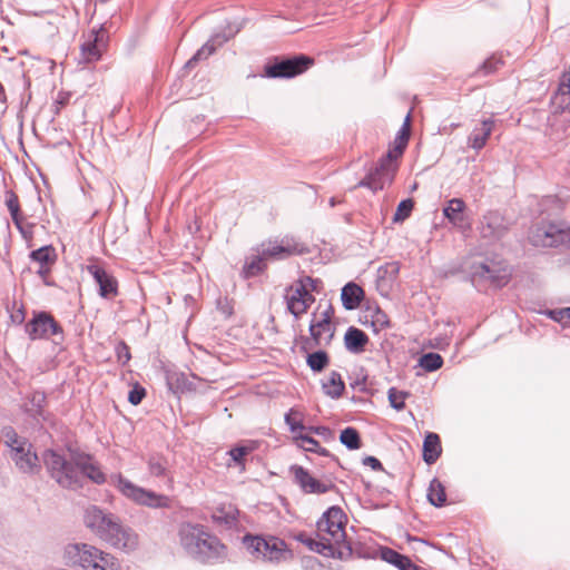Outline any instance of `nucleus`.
Wrapping results in <instances>:
<instances>
[{
	"instance_id": "nucleus-1",
	"label": "nucleus",
	"mask_w": 570,
	"mask_h": 570,
	"mask_svg": "<svg viewBox=\"0 0 570 570\" xmlns=\"http://www.w3.org/2000/svg\"><path fill=\"white\" fill-rule=\"evenodd\" d=\"M42 460L50 475L63 488L73 489L79 485L76 469L96 484H102L107 480L98 462L86 453H73L68 461L56 451L47 450Z\"/></svg>"
},
{
	"instance_id": "nucleus-2",
	"label": "nucleus",
	"mask_w": 570,
	"mask_h": 570,
	"mask_svg": "<svg viewBox=\"0 0 570 570\" xmlns=\"http://www.w3.org/2000/svg\"><path fill=\"white\" fill-rule=\"evenodd\" d=\"M347 517L340 507H331L317 521L318 540L307 538L304 533L297 540L306 544L312 551L324 557L334 558L341 554L340 548L345 542V525Z\"/></svg>"
},
{
	"instance_id": "nucleus-3",
	"label": "nucleus",
	"mask_w": 570,
	"mask_h": 570,
	"mask_svg": "<svg viewBox=\"0 0 570 570\" xmlns=\"http://www.w3.org/2000/svg\"><path fill=\"white\" fill-rule=\"evenodd\" d=\"M410 130L411 116L409 114L386 155L379 160L377 166L357 186L377 191L393 183L399 169V159L402 157L410 139Z\"/></svg>"
},
{
	"instance_id": "nucleus-4",
	"label": "nucleus",
	"mask_w": 570,
	"mask_h": 570,
	"mask_svg": "<svg viewBox=\"0 0 570 570\" xmlns=\"http://www.w3.org/2000/svg\"><path fill=\"white\" fill-rule=\"evenodd\" d=\"M83 522L96 535L115 548L131 550L137 546V534L122 527L112 514L91 505L86 509Z\"/></svg>"
},
{
	"instance_id": "nucleus-5",
	"label": "nucleus",
	"mask_w": 570,
	"mask_h": 570,
	"mask_svg": "<svg viewBox=\"0 0 570 570\" xmlns=\"http://www.w3.org/2000/svg\"><path fill=\"white\" fill-rule=\"evenodd\" d=\"M321 288V279L301 275L285 288L284 302L288 313L296 320L305 315L315 303L314 293H320Z\"/></svg>"
},
{
	"instance_id": "nucleus-6",
	"label": "nucleus",
	"mask_w": 570,
	"mask_h": 570,
	"mask_svg": "<svg viewBox=\"0 0 570 570\" xmlns=\"http://www.w3.org/2000/svg\"><path fill=\"white\" fill-rule=\"evenodd\" d=\"M528 239L534 247H570V226L543 219L530 227Z\"/></svg>"
},
{
	"instance_id": "nucleus-7",
	"label": "nucleus",
	"mask_w": 570,
	"mask_h": 570,
	"mask_svg": "<svg viewBox=\"0 0 570 570\" xmlns=\"http://www.w3.org/2000/svg\"><path fill=\"white\" fill-rule=\"evenodd\" d=\"M335 309L330 303H318L309 321V335L315 346H328L336 332Z\"/></svg>"
},
{
	"instance_id": "nucleus-8",
	"label": "nucleus",
	"mask_w": 570,
	"mask_h": 570,
	"mask_svg": "<svg viewBox=\"0 0 570 570\" xmlns=\"http://www.w3.org/2000/svg\"><path fill=\"white\" fill-rule=\"evenodd\" d=\"M244 543L253 556L272 562L292 558V551L277 537L245 535Z\"/></svg>"
},
{
	"instance_id": "nucleus-9",
	"label": "nucleus",
	"mask_w": 570,
	"mask_h": 570,
	"mask_svg": "<svg viewBox=\"0 0 570 570\" xmlns=\"http://www.w3.org/2000/svg\"><path fill=\"white\" fill-rule=\"evenodd\" d=\"M314 62L313 58L305 55L292 58L275 57L264 67V76L267 78H294L308 70Z\"/></svg>"
},
{
	"instance_id": "nucleus-10",
	"label": "nucleus",
	"mask_w": 570,
	"mask_h": 570,
	"mask_svg": "<svg viewBox=\"0 0 570 570\" xmlns=\"http://www.w3.org/2000/svg\"><path fill=\"white\" fill-rule=\"evenodd\" d=\"M115 485L126 498L137 504L148 508H170L171 505L169 497L138 487L120 474L116 478Z\"/></svg>"
},
{
	"instance_id": "nucleus-11",
	"label": "nucleus",
	"mask_w": 570,
	"mask_h": 570,
	"mask_svg": "<svg viewBox=\"0 0 570 570\" xmlns=\"http://www.w3.org/2000/svg\"><path fill=\"white\" fill-rule=\"evenodd\" d=\"M68 564L78 566L83 570H98L101 550L88 543H73L65 548Z\"/></svg>"
},
{
	"instance_id": "nucleus-12",
	"label": "nucleus",
	"mask_w": 570,
	"mask_h": 570,
	"mask_svg": "<svg viewBox=\"0 0 570 570\" xmlns=\"http://www.w3.org/2000/svg\"><path fill=\"white\" fill-rule=\"evenodd\" d=\"M26 332L30 340L36 341L61 334L62 328L49 313L41 312L27 323Z\"/></svg>"
},
{
	"instance_id": "nucleus-13",
	"label": "nucleus",
	"mask_w": 570,
	"mask_h": 570,
	"mask_svg": "<svg viewBox=\"0 0 570 570\" xmlns=\"http://www.w3.org/2000/svg\"><path fill=\"white\" fill-rule=\"evenodd\" d=\"M107 49V36L102 29L91 30L80 47L81 60L91 63L100 60Z\"/></svg>"
},
{
	"instance_id": "nucleus-14",
	"label": "nucleus",
	"mask_w": 570,
	"mask_h": 570,
	"mask_svg": "<svg viewBox=\"0 0 570 570\" xmlns=\"http://www.w3.org/2000/svg\"><path fill=\"white\" fill-rule=\"evenodd\" d=\"M4 203L10 213L14 226L21 233L22 237L27 240L32 239L33 224L27 222V218L21 210L18 195L12 190L6 191Z\"/></svg>"
},
{
	"instance_id": "nucleus-15",
	"label": "nucleus",
	"mask_w": 570,
	"mask_h": 570,
	"mask_svg": "<svg viewBox=\"0 0 570 570\" xmlns=\"http://www.w3.org/2000/svg\"><path fill=\"white\" fill-rule=\"evenodd\" d=\"M207 533L200 524L184 522L178 530L179 543L188 553L195 556Z\"/></svg>"
},
{
	"instance_id": "nucleus-16",
	"label": "nucleus",
	"mask_w": 570,
	"mask_h": 570,
	"mask_svg": "<svg viewBox=\"0 0 570 570\" xmlns=\"http://www.w3.org/2000/svg\"><path fill=\"white\" fill-rule=\"evenodd\" d=\"M87 271L98 284L101 297L112 299L118 295V281L114 275L98 264L88 265Z\"/></svg>"
},
{
	"instance_id": "nucleus-17",
	"label": "nucleus",
	"mask_w": 570,
	"mask_h": 570,
	"mask_svg": "<svg viewBox=\"0 0 570 570\" xmlns=\"http://www.w3.org/2000/svg\"><path fill=\"white\" fill-rule=\"evenodd\" d=\"M195 557L199 558L203 562L224 560L227 557V548L217 537L208 532Z\"/></svg>"
},
{
	"instance_id": "nucleus-18",
	"label": "nucleus",
	"mask_w": 570,
	"mask_h": 570,
	"mask_svg": "<svg viewBox=\"0 0 570 570\" xmlns=\"http://www.w3.org/2000/svg\"><path fill=\"white\" fill-rule=\"evenodd\" d=\"M291 472L294 475L295 482L306 493H325L331 487L321 482L309 474L307 470L299 465H293Z\"/></svg>"
},
{
	"instance_id": "nucleus-19",
	"label": "nucleus",
	"mask_w": 570,
	"mask_h": 570,
	"mask_svg": "<svg viewBox=\"0 0 570 570\" xmlns=\"http://www.w3.org/2000/svg\"><path fill=\"white\" fill-rule=\"evenodd\" d=\"M11 460L22 473L36 474L41 470L39 458L32 448L18 450L17 454L11 456Z\"/></svg>"
},
{
	"instance_id": "nucleus-20",
	"label": "nucleus",
	"mask_w": 570,
	"mask_h": 570,
	"mask_svg": "<svg viewBox=\"0 0 570 570\" xmlns=\"http://www.w3.org/2000/svg\"><path fill=\"white\" fill-rule=\"evenodd\" d=\"M362 323L370 325L375 333H379L390 326V318L379 306H368L363 312Z\"/></svg>"
},
{
	"instance_id": "nucleus-21",
	"label": "nucleus",
	"mask_w": 570,
	"mask_h": 570,
	"mask_svg": "<svg viewBox=\"0 0 570 570\" xmlns=\"http://www.w3.org/2000/svg\"><path fill=\"white\" fill-rule=\"evenodd\" d=\"M292 443L306 452L316 453L322 456H327L330 454L328 450L323 448L320 442L307 432L293 435Z\"/></svg>"
},
{
	"instance_id": "nucleus-22",
	"label": "nucleus",
	"mask_w": 570,
	"mask_h": 570,
	"mask_svg": "<svg viewBox=\"0 0 570 570\" xmlns=\"http://www.w3.org/2000/svg\"><path fill=\"white\" fill-rule=\"evenodd\" d=\"M442 453L440 436L434 432L426 433L423 441V460L426 464H433Z\"/></svg>"
},
{
	"instance_id": "nucleus-23",
	"label": "nucleus",
	"mask_w": 570,
	"mask_h": 570,
	"mask_svg": "<svg viewBox=\"0 0 570 570\" xmlns=\"http://www.w3.org/2000/svg\"><path fill=\"white\" fill-rule=\"evenodd\" d=\"M493 128L494 120L487 119L482 121L481 128L473 129L469 136V144L471 148L475 150H481L487 145V141L491 136Z\"/></svg>"
},
{
	"instance_id": "nucleus-24",
	"label": "nucleus",
	"mask_w": 570,
	"mask_h": 570,
	"mask_svg": "<svg viewBox=\"0 0 570 570\" xmlns=\"http://www.w3.org/2000/svg\"><path fill=\"white\" fill-rule=\"evenodd\" d=\"M345 346L350 352L362 353L368 343L367 335L356 327H350L344 335Z\"/></svg>"
},
{
	"instance_id": "nucleus-25",
	"label": "nucleus",
	"mask_w": 570,
	"mask_h": 570,
	"mask_svg": "<svg viewBox=\"0 0 570 570\" xmlns=\"http://www.w3.org/2000/svg\"><path fill=\"white\" fill-rule=\"evenodd\" d=\"M465 203L461 198L450 199L443 208V215L458 227H462L465 223L464 217Z\"/></svg>"
},
{
	"instance_id": "nucleus-26",
	"label": "nucleus",
	"mask_w": 570,
	"mask_h": 570,
	"mask_svg": "<svg viewBox=\"0 0 570 570\" xmlns=\"http://www.w3.org/2000/svg\"><path fill=\"white\" fill-rule=\"evenodd\" d=\"M364 297V291L355 283L346 284L341 294L343 306L346 309H355L360 306Z\"/></svg>"
},
{
	"instance_id": "nucleus-27",
	"label": "nucleus",
	"mask_w": 570,
	"mask_h": 570,
	"mask_svg": "<svg viewBox=\"0 0 570 570\" xmlns=\"http://www.w3.org/2000/svg\"><path fill=\"white\" fill-rule=\"evenodd\" d=\"M30 258L40 264V269L38 273L40 275H45L49 271L50 266L55 264L57 256L55 254L53 247L43 246L31 252Z\"/></svg>"
},
{
	"instance_id": "nucleus-28",
	"label": "nucleus",
	"mask_w": 570,
	"mask_h": 570,
	"mask_svg": "<svg viewBox=\"0 0 570 570\" xmlns=\"http://www.w3.org/2000/svg\"><path fill=\"white\" fill-rule=\"evenodd\" d=\"M238 510L232 504H222L216 508L212 518L213 521L217 524H224L227 527H233L237 523L238 519Z\"/></svg>"
},
{
	"instance_id": "nucleus-29",
	"label": "nucleus",
	"mask_w": 570,
	"mask_h": 570,
	"mask_svg": "<svg viewBox=\"0 0 570 570\" xmlns=\"http://www.w3.org/2000/svg\"><path fill=\"white\" fill-rule=\"evenodd\" d=\"M2 436L4 439L6 445L10 449V458L13 454H17V451L20 449L24 450L32 448L29 441L24 438L19 436L11 426H7L2 430Z\"/></svg>"
},
{
	"instance_id": "nucleus-30",
	"label": "nucleus",
	"mask_w": 570,
	"mask_h": 570,
	"mask_svg": "<svg viewBox=\"0 0 570 570\" xmlns=\"http://www.w3.org/2000/svg\"><path fill=\"white\" fill-rule=\"evenodd\" d=\"M299 253L301 250L298 249V246L296 244L287 242L286 244L282 243L266 248L263 252V256L265 258L283 259Z\"/></svg>"
},
{
	"instance_id": "nucleus-31",
	"label": "nucleus",
	"mask_w": 570,
	"mask_h": 570,
	"mask_svg": "<svg viewBox=\"0 0 570 570\" xmlns=\"http://www.w3.org/2000/svg\"><path fill=\"white\" fill-rule=\"evenodd\" d=\"M6 308L13 324L20 325L23 323L26 318V307L22 301L18 299L14 294L11 298L7 297Z\"/></svg>"
},
{
	"instance_id": "nucleus-32",
	"label": "nucleus",
	"mask_w": 570,
	"mask_h": 570,
	"mask_svg": "<svg viewBox=\"0 0 570 570\" xmlns=\"http://www.w3.org/2000/svg\"><path fill=\"white\" fill-rule=\"evenodd\" d=\"M323 390L325 394L331 397H340L345 390V384L341 374L337 372H332L323 383Z\"/></svg>"
},
{
	"instance_id": "nucleus-33",
	"label": "nucleus",
	"mask_w": 570,
	"mask_h": 570,
	"mask_svg": "<svg viewBox=\"0 0 570 570\" xmlns=\"http://www.w3.org/2000/svg\"><path fill=\"white\" fill-rule=\"evenodd\" d=\"M285 422L289 428L292 436L306 430L304 425V413L297 409L293 407L285 414Z\"/></svg>"
},
{
	"instance_id": "nucleus-34",
	"label": "nucleus",
	"mask_w": 570,
	"mask_h": 570,
	"mask_svg": "<svg viewBox=\"0 0 570 570\" xmlns=\"http://www.w3.org/2000/svg\"><path fill=\"white\" fill-rule=\"evenodd\" d=\"M383 556L389 562L395 564L401 570H419V567L414 564L410 558L402 556L394 550L387 549Z\"/></svg>"
},
{
	"instance_id": "nucleus-35",
	"label": "nucleus",
	"mask_w": 570,
	"mask_h": 570,
	"mask_svg": "<svg viewBox=\"0 0 570 570\" xmlns=\"http://www.w3.org/2000/svg\"><path fill=\"white\" fill-rule=\"evenodd\" d=\"M428 499L431 502V504L435 507H442L446 501V494L443 484L436 480L433 479L429 487V493Z\"/></svg>"
},
{
	"instance_id": "nucleus-36",
	"label": "nucleus",
	"mask_w": 570,
	"mask_h": 570,
	"mask_svg": "<svg viewBox=\"0 0 570 570\" xmlns=\"http://www.w3.org/2000/svg\"><path fill=\"white\" fill-rule=\"evenodd\" d=\"M147 465L150 475L153 476H166L168 469H167V460L164 456L160 455H151L147 460Z\"/></svg>"
},
{
	"instance_id": "nucleus-37",
	"label": "nucleus",
	"mask_w": 570,
	"mask_h": 570,
	"mask_svg": "<svg viewBox=\"0 0 570 570\" xmlns=\"http://www.w3.org/2000/svg\"><path fill=\"white\" fill-rule=\"evenodd\" d=\"M307 365L314 372L323 371L330 363V358L326 352L317 351L307 356Z\"/></svg>"
},
{
	"instance_id": "nucleus-38",
	"label": "nucleus",
	"mask_w": 570,
	"mask_h": 570,
	"mask_svg": "<svg viewBox=\"0 0 570 570\" xmlns=\"http://www.w3.org/2000/svg\"><path fill=\"white\" fill-rule=\"evenodd\" d=\"M340 441L351 450L361 448V439L358 432L354 428H346L341 432Z\"/></svg>"
},
{
	"instance_id": "nucleus-39",
	"label": "nucleus",
	"mask_w": 570,
	"mask_h": 570,
	"mask_svg": "<svg viewBox=\"0 0 570 570\" xmlns=\"http://www.w3.org/2000/svg\"><path fill=\"white\" fill-rule=\"evenodd\" d=\"M420 365L428 372L439 370L443 365V358L438 353H428L421 356Z\"/></svg>"
},
{
	"instance_id": "nucleus-40",
	"label": "nucleus",
	"mask_w": 570,
	"mask_h": 570,
	"mask_svg": "<svg viewBox=\"0 0 570 570\" xmlns=\"http://www.w3.org/2000/svg\"><path fill=\"white\" fill-rule=\"evenodd\" d=\"M168 380L170 386L175 387L176 391L186 392L195 390L193 382L184 373L173 374Z\"/></svg>"
},
{
	"instance_id": "nucleus-41",
	"label": "nucleus",
	"mask_w": 570,
	"mask_h": 570,
	"mask_svg": "<svg viewBox=\"0 0 570 570\" xmlns=\"http://www.w3.org/2000/svg\"><path fill=\"white\" fill-rule=\"evenodd\" d=\"M409 396L407 392L400 391L395 387H391L389 390V401L392 407L397 411H401L405 406V400Z\"/></svg>"
},
{
	"instance_id": "nucleus-42",
	"label": "nucleus",
	"mask_w": 570,
	"mask_h": 570,
	"mask_svg": "<svg viewBox=\"0 0 570 570\" xmlns=\"http://www.w3.org/2000/svg\"><path fill=\"white\" fill-rule=\"evenodd\" d=\"M254 446H237L229 451L230 459L233 462L240 466V470H245V456L253 452Z\"/></svg>"
},
{
	"instance_id": "nucleus-43",
	"label": "nucleus",
	"mask_w": 570,
	"mask_h": 570,
	"mask_svg": "<svg viewBox=\"0 0 570 570\" xmlns=\"http://www.w3.org/2000/svg\"><path fill=\"white\" fill-rule=\"evenodd\" d=\"M98 570H121V566L116 557L101 550V559H99L98 562Z\"/></svg>"
},
{
	"instance_id": "nucleus-44",
	"label": "nucleus",
	"mask_w": 570,
	"mask_h": 570,
	"mask_svg": "<svg viewBox=\"0 0 570 570\" xmlns=\"http://www.w3.org/2000/svg\"><path fill=\"white\" fill-rule=\"evenodd\" d=\"M413 207H414V202L412 199L409 198V199L402 200L396 208L393 220L394 222H403L404 219H406L410 216Z\"/></svg>"
},
{
	"instance_id": "nucleus-45",
	"label": "nucleus",
	"mask_w": 570,
	"mask_h": 570,
	"mask_svg": "<svg viewBox=\"0 0 570 570\" xmlns=\"http://www.w3.org/2000/svg\"><path fill=\"white\" fill-rule=\"evenodd\" d=\"M263 268V259L261 257H254L250 262L244 266L245 277H252L258 274Z\"/></svg>"
},
{
	"instance_id": "nucleus-46",
	"label": "nucleus",
	"mask_w": 570,
	"mask_h": 570,
	"mask_svg": "<svg viewBox=\"0 0 570 570\" xmlns=\"http://www.w3.org/2000/svg\"><path fill=\"white\" fill-rule=\"evenodd\" d=\"M502 63L503 61L500 58L491 57L490 59L483 62L479 71L482 72L483 75H489L491 72L497 71Z\"/></svg>"
},
{
	"instance_id": "nucleus-47",
	"label": "nucleus",
	"mask_w": 570,
	"mask_h": 570,
	"mask_svg": "<svg viewBox=\"0 0 570 570\" xmlns=\"http://www.w3.org/2000/svg\"><path fill=\"white\" fill-rule=\"evenodd\" d=\"M146 396V391L144 387L136 385L128 394V401L132 405H138L142 399Z\"/></svg>"
},
{
	"instance_id": "nucleus-48",
	"label": "nucleus",
	"mask_w": 570,
	"mask_h": 570,
	"mask_svg": "<svg viewBox=\"0 0 570 570\" xmlns=\"http://www.w3.org/2000/svg\"><path fill=\"white\" fill-rule=\"evenodd\" d=\"M304 432L312 434H316L322 436L325 440H328L332 438V431L326 426H306V430Z\"/></svg>"
},
{
	"instance_id": "nucleus-49",
	"label": "nucleus",
	"mask_w": 570,
	"mask_h": 570,
	"mask_svg": "<svg viewBox=\"0 0 570 570\" xmlns=\"http://www.w3.org/2000/svg\"><path fill=\"white\" fill-rule=\"evenodd\" d=\"M214 52V47L213 45H209V43H206L198 51L197 53L188 61L187 65H191L193 62L199 60V59H203V58H207L208 56H210L212 53Z\"/></svg>"
},
{
	"instance_id": "nucleus-50",
	"label": "nucleus",
	"mask_w": 570,
	"mask_h": 570,
	"mask_svg": "<svg viewBox=\"0 0 570 570\" xmlns=\"http://www.w3.org/2000/svg\"><path fill=\"white\" fill-rule=\"evenodd\" d=\"M365 464L370 465L371 468H373L374 470L376 469H380L381 468V462L374 458V456H367L365 460H364Z\"/></svg>"
},
{
	"instance_id": "nucleus-51",
	"label": "nucleus",
	"mask_w": 570,
	"mask_h": 570,
	"mask_svg": "<svg viewBox=\"0 0 570 570\" xmlns=\"http://www.w3.org/2000/svg\"><path fill=\"white\" fill-rule=\"evenodd\" d=\"M7 96L3 85L0 82V102H6Z\"/></svg>"
},
{
	"instance_id": "nucleus-52",
	"label": "nucleus",
	"mask_w": 570,
	"mask_h": 570,
	"mask_svg": "<svg viewBox=\"0 0 570 570\" xmlns=\"http://www.w3.org/2000/svg\"><path fill=\"white\" fill-rule=\"evenodd\" d=\"M561 315H562V318H564V320L570 322V307L564 308L563 311H561Z\"/></svg>"
}]
</instances>
